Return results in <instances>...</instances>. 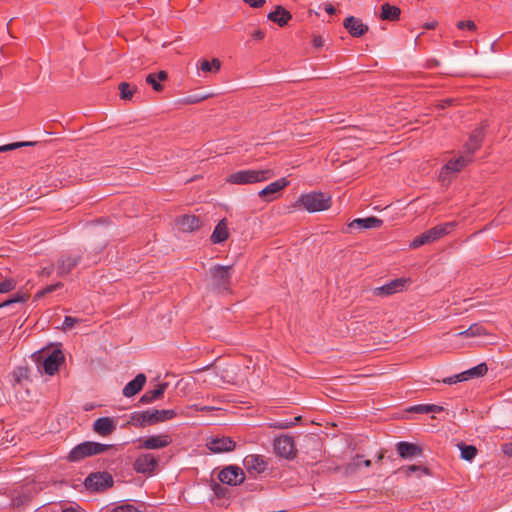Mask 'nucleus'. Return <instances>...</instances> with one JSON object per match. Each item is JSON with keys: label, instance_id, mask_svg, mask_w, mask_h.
Returning a JSON list of instances; mask_svg holds the SVG:
<instances>
[{"label": "nucleus", "instance_id": "obj_35", "mask_svg": "<svg viewBox=\"0 0 512 512\" xmlns=\"http://www.w3.org/2000/svg\"><path fill=\"white\" fill-rule=\"evenodd\" d=\"M486 334L483 326L479 324H472L468 329L458 333L459 336L475 337Z\"/></svg>", "mask_w": 512, "mask_h": 512}, {"label": "nucleus", "instance_id": "obj_29", "mask_svg": "<svg viewBox=\"0 0 512 512\" xmlns=\"http://www.w3.org/2000/svg\"><path fill=\"white\" fill-rule=\"evenodd\" d=\"M488 371V368L485 363H481L473 368H470L464 372H462V379L467 381L472 378H478L484 376Z\"/></svg>", "mask_w": 512, "mask_h": 512}, {"label": "nucleus", "instance_id": "obj_21", "mask_svg": "<svg viewBox=\"0 0 512 512\" xmlns=\"http://www.w3.org/2000/svg\"><path fill=\"white\" fill-rule=\"evenodd\" d=\"M146 380L145 374L139 373L133 380L124 386L122 390L123 395L127 398L133 397L142 390Z\"/></svg>", "mask_w": 512, "mask_h": 512}, {"label": "nucleus", "instance_id": "obj_4", "mask_svg": "<svg viewBox=\"0 0 512 512\" xmlns=\"http://www.w3.org/2000/svg\"><path fill=\"white\" fill-rule=\"evenodd\" d=\"M297 204L308 212H320L330 208L331 196L320 191L301 194Z\"/></svg>", "mask_w": 512, "mask_h": 512}, {"label": "nucleus", "instance_id": "obj_36", "mask_svg": "<svg viewBox=\"0 0 512 512\" xmlns=\"http://www.w3.org/2000/svg\"><path fill=\"white\" fill-rule=\"evenodd\" d=\"M120 97L123 100H130L133 97L134 89L126 82L119 84Z\"/></svg>", "mask_w": 512, "mask_h": 512}, {"label": "nucleus", "instance_id": "obj_30", "mask_svg": "<svg viewBox=\"0 0 512 512\" xmlns=\"http://www.w3.org/2000/svg\"><path fill=\"white\" fill-rule=\"evenodd\" d=\"M167 78V73L165 71H160L157 74H149L146 77V82L152 86L155 91H161L162 85L160 81H164Z\"/></svg>", "mask_w": 512, "mask_h": 512}, {"label": "nucleus", "instance_id": "obj_53", "mask_svg": "<svg viewBox=\"0 0 512 512\" xmlns=\"http://www.w3.org/2000/svg\"><path fill=\"white\" fill-rule=\"evenodd\" d=\"M502 451H503L504 454H506L508 456H512V442L505 443L502 446Z\"/></svg>", "mask_w": 512, "mask_h": 512}, {"label": "nucleus", "instance_id": "obj_49", "mask_svg": "<svg viewBox=\"0 0 512 512\" xmlns=\"http://www.w3.org/2000/svg\"><path fill=\"white\" fill-rule=\"evenodd\" d=\"M243 1L253 8H260L266 3V0H243Z\"/></svg>", "mask_w": 512, "mask_h": 512}, {"label": "nucleus", "instance_id": "obj_26", "mask_svg": "<svg viewBox=\"0 0 512 512\" xmlns=\"http://www.w3.org/2000/svg\"><path fill=\"white\" fill-rule=\"evenodd\" d=\"M383 221L376 217L356 218L350 224V228L370 229L381 227Z\"/></svg>", "mask_w": 512, "mask_h": 512}, {"label": "nucleus", "instance_id": "obj_34", "mask_svg": "<svg viewBox=\"0 0 512 512\" xmlns=\"http://www.w3.org/2000/svg\"><path fill=\"white\" fill-rule=\"evenodd\" d=\"M461 452V458L466 461H472L477 455V449L473 445L458 444Z\"/></svg>", "mask_w": 512, "mask_h": 512}, {"label": "nucleus", "instance_id": "obj_41", "mask_svg": "<svg viewBox=\"0 0 512 512\" xmlns=\"http://www.w3.org/2000/svg\"><path fill=\"white\" fill-rule=\"evenodd\" d=\"M474 145H475V142H474V141H471V140L469 139V141L465 144L464 149H463V151H462V152H463L465 155H467V156H469V157H471V158H472V155H473V154L478 150V148L480 147V146H475V147H474Z\"/></svg>", "mask_w": 512, "mask_h": 512}, {"label": "nucleus", "instance_id": "obj_45", "mask_svg": "<svg viewBox=\"0 0 512 512\" xmlns=\"http://www.w3.org/2000/svg\"><path fill=\"white\" fill-rule=\"evenodd\" d=\"M111 512H140V511L132 504H124V505L115 507Z\"/></svg>", "mask_w": 512, "mask_h": 512}, {"label": "nucleus", "instance_id": "obj_19", "mask_svg": "<svg viewBox=\"0 0 512 512\" xmlns=\"http://www.w3.org/2000/svg\"><path fill=\"white\" fill-rule=\"evenodd\" d=\"M175 226L181 232H193L200 227V219L194 215H182L176 219Z\"/></svg>", "mask_w": 512, "mask_h": 512}, {"label": "nucleus", "instance_id": "obj_23", "mask_svg": "<svg viewBox=\"0 0 512 512\" xmlns=\"http://www.w3.org/2000/svg\"><path fill=\"white\" fill-rule=\"evenodd\" d=\"M397 452L401 458H413L421 454V448L413 443L401 441L396 445Z\"/></svg>", "mask_w": 512, "mask_h": 512}, {"label": "nucleus", "instance_id": "obj_25", "mask_svg": "<svg viewBox=\"0 0 512 512\" xmlns=\"http://www.w3.org/2000/svg\"><path fill=\"white\" fill-rule=\"evenodd\" d=\"M79 263L78 256H65L58 261L57 274L60 276L70 273Z\"/></svg>", "mask_w": 512, "mask_h": 512}, {"label": "nucleus", "instance_id": "obj_24", "mask_svg": "<svg viewBox=\"0 0 512 512\" xmlns=\"http://www.w3.org/2000/svg\"><path fill=\"white\" fill-rule=\"evenodd\" d=\"M168 387L167 382L159 383L154 389L147 390L140 398V402L143 404H150L156 400L162 398L164 392Z\"/></svg>", "mask_w": 512, "mask_h": 512}, {"label": "nucleus", "instance_id": "obj_17", "mask_svg": "<svg viewBox=\"0 0 512 512\" xmlns=\"http://www.w3.org/2000/svg\"><path fill=\"white\" fill-rule=\"evenodd\" d=\"M288 185L289 181L286 178H280L259 191L258 195L266 201H272L275 199V195L280 193Z\"/></svg>", "mask_w": 512, "mask_h": 512}, {"label": "nucleus", "instance_id": "obj_20", "mask_svg": "<svg viewBox=\"0 0 512 512\" xmlns=\"http://www.w3.org/2000/svg\"><path fill=\"white\" fill-rule=\"evenodd\" d=\"M344 27L353 37H361L368 31L365 25L359 18L349 16L343 22Z\"/></svg>", "mask_w": 512, "mask_h": 512}, {"label": "nucleus", "instance_id": "obj_55", "mask_svg": "<svg viewBox=\"0 0 512 512\" xmlns=\"http://www.w3.org/2000/svg\"><path fill=\"white\" fill-rule=\"evenodd\" d=\"M21 301H25V298L24 297H17V298H14V299H10L8 301H5L3 303L0 304V308L2 307H5L11 303H15V302H21Z\"/></svg>", "mask_w": 512, "mask_h": 512}, {"label": "nucleus", "instance_id": "obj_6", "mask_svg": "<svg viewBox=\"0 0 512 512\" xmlns=\"http://www.w3.org/2000/svg\"><path fill=\"white\" fill-rule=\"evenodd\" d=\"M231 266L215 265L209 269L212 286L218 291H229Z\"/></svg>", "mask_w": 512, "mask_h": 512}, {"label": "nucleus", "instance_id": "obj_10", "mask_svg": "<svg viewBox=\"0 0 512 512\" xmlns=\"http://www.w3.org/2000/svg\"><path fill=\"white\" fill-rule=\"evenodd\" d=\"M158 466V458L151 453L140 454L135 462L134 469L138 473L152 474Z\"/></svg>", "mask_w": 512, "mask_h": 512}, {"label": "nucleus", "instance_id": "obj_9", "mask_svg": "<svg viewBox=\"0 0 512 512\" xmlns=\"http://www.w3.org/2000/svg\"><path fill=\"white\" fill-rule=\"evenodd\" d=\"M243 466L251 476H256L267 469L268 463L262 455L249 454L244 458Z\"/></svg>", "mask_w": 512, "mask_h": 512}, {"label": "nucleus", "instance_id": "obj_22", "mask_svg": "<svg viewBox=\"0 0 512 512\" xmlns=\"http://www.w3.org/2000/svg\"><path fill=\"white\" fill-rule=\"evenodd\" d=\"M267 18L278 24L280 27H284L292 19V15L283 6L278 5L273 11L268 13Z\"/></svg>", "mask_w": 512, "mask_h": 512}, {"label": "nucleus", "instance_id": "obj_40", "mask_svg": "<svg viewBox=\"0 0 512 512\" xmlns=\"http://www.w3.org/2000/svg\"><path fill=\"white\" fill-rule=\"evenodd\" d=\"M16 286V283L13 279H6L0 283V293H7L13 290Z\"/></svg>", "mask_w": 512, "mask_h": 512}, {"label": "nucleus", "instance_id": "obj_7", "mask_svg": "<svg viewBox=\"0 0 512 512\" xmlns=\"http://www.w3.org/2000/svg\"><path fill=\"white\" fill-rule=\"evenodd\" d=\"M471 157L465 155L463 152L455 159L449 160L441 169L439 178L441 181H446L450 175L460 172L465 166L471 162Z\"/></svg>", "mask_w": 512, "mask_h": 512}, {"label": "nucleus", "instance_id": "obj_15", "mask_svg": "<svg viewBox=\"0 0 512 512\" xmlns=\"http://www.w3.org/2000/svg\"><path fill=\"white\" fill-rule=\"evenodd\" d=\"M140 447L148 450H155L167 447L172 443V438L168 434L151 435L140 439Z\"/></svg>", "mask_w": 512, "mask_h": 512}, {"label": "nucleus", "instance_id": "obj_5", "mask_svg": "<svg viewBox=\"0 0 512 512\" xmlns=\"http://www.w3.org/2000/svg\"><path fill=\"white\" fill-rule=\"evenodd\" d=\"M452 227V223H445L435 226L413 239V241L410 243V247L416 249L422 245L432 243L446 235L449 232V229Z\"/></svg>", "mask_w": 512, "mask_h": 512}, {"label": "nucleus", "instance_id": "obj_51", "mask_svg": "<svg viewBox=\"0 0 512 512\" xmlns=\"http://www.w3.org/2000/svg\"><path fill=\"white\" fill-rule=\"evenodd\" d=\"M312 44L315 48H321L324 45V39L321 36H314Z\"/></svg>", "mask_w": 512, "mask_h": 512}, {"label": "nucleus", "instance_id": "obj_46", "mask_svg": "<svg viewBox=\"0 0 512 512\" xmlns=\"http://www.w3.org/2000/svg\"><path fill=\"white\" fill-rule=\"evenodd\" d=\"M60 287H62V283H61V282H58V283H56V284L49 285V286L45 287L41 292H39V293L37 294V296H39V297H40V296H44V295H46V294H48V293H51V292L55 291L56 289H58V288H60Z\"/></svg>", "mask_w": 512, "mask_h": 512}, {"label": "nucleus", "instance_id": "obj_12", "mask_svg": "<svg viewBox=\"0 0 512 512\" xmlns=\"http://www.w3.org/2000/svg\"><path fill=\"white\" fill-rule=\"evenodd\" d=\"M275 453L281 457L291 458L295 455V443L292 437L283 435L274 440Z\"/></svg>", "mask_w": 512, "mask_h": 512}, {"label": "nucleus", "instance_id": "obj_52", "mask_svg": "<svg viewBox=\"0 0 512 512\" xmlns=\"http://www.w3.org/2000/svg\"><path fill=\"white\" fill-rule=\"evenodd\" d=\"M251 36L254 40H262L265 36V33L264 31L257 29L251 34Z\"/></svg>", "mask_w": 512, "mask_h": 512}, {"label": "nucleus", "instance_id": "obj_54", "mask_svg": "<svg viewBox=\"0 0 512 512\" xmlns=\"http://www.w3.org/2000/svg\"><path fill=\"white\" fill-rule=\"evenodd\" d=\"M57 512H80L78 508L69 506L66 508H62L60 504H58Z\"/></svg>", "mask_w": 512, "mask_h": 512}, {"label": "nucleus", "instance_id": "obj_8", "mask_svg": "<svg viewBox=\"0 0 512 512\" xmlns=\"http://www.w3.org/2000/svg\"><path fill=\"white\" fill-rule=\"evenodd\" d=\"M218 478L224 484L237 486L244 481L245 474L240 467L230 465L220 471Z\"/></svg>", "mask_w": 512, "mask_h": 512}, {"label": "nucleus", "instance_id": "obj_47", "mask_svg": "<svg viewBox=\"0 0 512 512\" xmlns=\"http://www.w3.org/2000/svg\"><path fill=\"white\" fill-rule=\"evenodd\" d=\"M463 381H464V379H462V372L459 373V374L447 377V378H445L443 380V382L445 384H449V385H452V384H455V383H458V382H463Z\"/></svg>", "mask_w": 512, "mask_h": 512}, {"label": "nucleus", "instance_id": "obj_18", "mask_svg": "<svg viewBox=\"0 0 512 512\" xmlns=\"http://www.w3.org/2000/svg\"><path fill=\"white\" fill-rule=\"evenodd\" d=\"M64 361V355L61 350H53L43 361V370L48 375H53L58 371L59 366Z\"/></svg>", "mask_w": 512, "mask_h": 512}, {"label": "nucleus", "instance_id": "obj_1", "mask_svg": "<svg viewBox=\"0 0 512 512\" xmlns=\"http://www.w3.org/2000/svg\"><path fill=\"white\" fill-rule=\"evenodd\" d=\"M177 416L173 409H149L140 412H134L131 415V422L134 425L146 426L171 420Z\"/></svg>", "mask_w": 512, "mask_h": 512}, {"label": "nucleus", "instance_id": "obj_42", "mask_svg": "<svg viewBox=\"0 0 512 512\" xmlns=\"http://www.w3.org/2000/svg\"><path fill=\"white\" fill-rule=\"evenodd\" d=\"M362 465V457L357 455L351 463L348 464L346 470L347 472L353 473Z\"/></svg>", "mask_w": 512, "mask_h": 512}, {"label": "nucleus", "instance_id": "obj_13", "mask_svg": "<svg viewBox=\"0 0 512 512\" xmlns=\"http://www.w3.org/2000/svg\"><path fill=\"white\" fill-rule=\"evenodd\" d=\"M113 484V478L106 472H98L90 474L86 480L85 485L92 490H103Z\"/></svg>", "mask_w": 512, "mask_h": 512}, {"label": "nucleus", "instance_id": "obj_11", "mask_svg": "<svg viewBox=\"0 0 512 512\" xmlns=\"http://www.w3.org/2000/svg\"><path fill=\"white\" fill-rule=\"evenodd\" d=\"M118 420L114 417H99L93 424V431L102 437L111 435L117 429Z\"/></svg>", "mask_w": 512, "mask_h": 512}, {"label": "nucleus", "instance_id": "obj_48", "mask_svg": "<svg viewBox=\"0 0 512 512\" xmlns=\"http://www.w3.org/2000/svg\"><path fill=\"white\" fill-rule=\"evenodd\" d=\"M58 504L43 505L39 507L35 512H57Z\"/></svg>", "mask_w": 512, "mask_h": 512}, {"label": "nucleus", "instance_id": "obj_3", "mask_svg": "<svg viewBox=\"0 0 512 512\" xmlns=\"http://www.w3.org/2000/svg\"><path fill=\"white\" fill-rule=\"evenodd\" d=\"M271 169H246L230 174L227 182L236 185L254 184L269 180L274 176Z\"/></svg>", "mask_w": 512, "mask_h": 512}, {"label": "nucleus", "instance_id": "obj_2", "mask_svg": "<svg viewBox=\"0 0 512 512\" xmlns=\"http://www.w3.org/2000/svg\"><path fill=\"white\" fill-rule=\"evenodd\" d=\"M112 444H103L94 441H85L76 445L67 455L69 462H80L87 457L102 454L108 450L114 449Z\"/></svg>", "mask_w": 512, "mask_h": 512}, {"label": "nucleus", "instance_id": "obj_33", "mask_svg": "<svg viewBox=\"0 0 512 512\" xmlns=\"http://www.w3.org/2000/svg\"><path fill=\"white\" fill-rule=\"evenodd\" d=\"M29 501V495L24 491L23 487L21 490H14L11 503L13 506L20 507Z\"/></svg>", "mask_w": 512, "mask_h": 512}, {"label": "nucleus", "instance_id": "obj_38", "mask_svg": "<svg viewBox=\"0 0 512 512\" xmlns=\"http://www.w3.org/2000/svg\"><path fill=\"white\" fill-rule=\"evenodd\" d=\"M30 145H32L31 142H15V143H11V144L2 145V146H0V153L11 151V150H14V149H17L20 147H24V146H30Z\"/></svg>", "mask_w": 512, "mask_h": 512}, {"label": "nucleus", "instance_id": "obj_57", "mask_svg": "<svg viewBox=\"0 0 512 512\" xmlns=\"http://www.w3.org/2000/svg\"><path fill=\"white\" fill-rule=\"evenodd\" d=\"M324 10H325L328 14H330V15H332V14H334V13L336 12V9H335V8H334V6H333L332 4H330V3H326V4L324 5Z\"/></svg>", "mask_w": 512, "mask_h": 512}, {"label": "nucleus", "instance_id": "obj_28", "mask_svg": "<svg viewBox=\"0 0 512 512\" xmlns=\"http://www.w3.org/2000/svg\"><path fill=\"white\" fill-rule=\"evenodd\" d=\"M400 9L397 6L384 3L381 6L380 18L383 20L395 21L400 16Z\"/></svg>", "mask_w": 512, "mask_h": 512}, {"label": "nucleus", "instance_id": "obj_32", "mask_svg": "<svg viewBox=\"0 0 512 512\" xmlns=\"http://www.w3.org/2000/svg\"><path fill=\"white\" fill-rule=\"evenodd\" d=\"M443 410L442 406L434 404H420L411 408V411L415 413L428 414V413H440Z\"/></svg>", "mask_w": 512, "mask_h": 512}, {"label": "nucleus", "instance_id": "obj_43", "mask_svg": "<svg viewBox=\"0 0 512 512\" xmlns=\"http://www.w3.org/2000/svg\"><path fill=\"white\" fill-rule=\"evenodd\" d=\"M81 320L78 319V318H74V317H71V316H66L64 318V321H63V324H62V328L63 330H69L71 328L74 327L75 324L79 323Z\"/></svg>", "mask_w": 512, "mask_h": 512}, {"label": "nucleus", "instance_id": "obj_60", "mask_svg": "<svg viewBox=\"0 0 512 512\" xmlns=\"http://www.w3.org/2000/svg\"><path fill=\"white\" fill-rule=\"evenodd\" d=\"M362 465H364L365 467H369L371 465V461L362 459Z\"/></svg>", "mask_w": 512, "mask_h": 512}, {"label": "nucleus", "instance_id": "obj_37", "mask_svg": "<svg viewBox=\"0 0 512 512\" xmlns=\"http://www.w3.org/2000/svg\"><path fill=\"white\" fill-rule=\"evenodd\" d=\"M298 420H300V417H295L294 421L291 420H284V421H278L270 424V427L276 428V429H288L292 427Z\"/></svg>", "mask_w": 512, "mask_h": 512}, {"label": "nucleus", "instance_id": "obj_39", "mask_svg": "<svg viewBox=\"0 0 512 512\" xmlns=\"http://www.w3.org/2000/svg\"><path fill=\"white\" fill-rule=\"evenodd\" d=\"M483 137H484L483 129L482 128H477V129H475L472 132V134L470 135L469 139L471 141L475 142V145H474V147H475V146H480L481 145Z\"/></svg>", "mask_w": 512, "mask_h": 512}, {"label": "nucleus", "instance_id": "obj_31", "mask_svg": "<svg viewBox=\"0 0 512 512\" xmlns=\"http://www.w3.org/2000/svg\"><path fill=\"white\" fill-rule=\"evenodd\" d=\"M220 67H221V62L217 58H214L211 62L206 59H203L200 61V64H199V69L205 73H207V72L216 73L220 70Z\"/></svg>", "mask_w": 512, "mask_h": 512}, {"label": "nucleus", "instance_id": "obj_50", "mask_svg": "<svg viewBox=\"0 0 512 512\" xmlns=\"http://www.w3.org/2000/svg\"><path fill=\"white\" fill-rule=\"evenodd\" d=\"M423 471L424 473H427V468L425 467H421V466H417V465H410L407 467L406 469V472L407 474H411V473H414L416 471Z\"/></svg>", "mask_w": 512, "mask_h": 512}, {"label": "nucleus", "instance_id": "obj_44", "mask_svg": "<svg viewBox=\"0 0 512 512\" xmlns=\"http://www.w3.org/2000/svg\"><path fill=\"white\" fill-rule=\"evenodd\" d=\"M457 28L459 30H468V31H474L476 29V25L473 21L467 20V21H459L457 23Z\"/></svg>", "mask_w": 512, "mask_h": 512}, {"label": "nucleus", "instance_id": "obj_58", "mask_svg": "<svg viewBox=\"0 0 512 512\" xmlns=\"http://www.w3.org/2000/svg\"><path fill=\"white\" fill-rule=\"evenodd\" d=\"M453 102L452 99H446V100H443L440 104V107L442 109H444L446 106L450 105L451 103Z\"/></svg>", "mask_w": 512, "mask_h": 512}, {"label": "nucleus", "instance_id": "obj_59", "mask_svg": "<svg viewBox=\"0 0 512 512\" xmlns=\"http://www.w3.org/2000/svg\"><path fill=\"white\" fill-rule=\"evenodd\" d=\"M437 23L436 22H428L425 24V28L426 29H434L436 27Z\"/></svg>", "mask_w": 512, "mask_h": 512}, {"label": "nucleus", "instance_id": "obj_16", "mask_svg": "<svg viewBox=\"0 0 512 512\" xmlns=\"http://www.w3.org/2000/svg\"><path fill=\"white\" fill-rule=\"evenodd\" d=\"M235 441L230 437H215L207 441V448L213 453L230 452L235 448Z\"/></svg>", "mask_w": 512, "mask_h": 512}, {"label": "nucleus", "instance_id": "obj_56", "mask_svg": "<svg viewBox=\"0 0 512 512\" xmlns=\"http://www.w3.org/2000/svg\"><path fill=\"white\" fill-rule=\"evenodd\" d=\"M188 408L194 409L196 411H210V410H212V407H210V406H199L197 404L188 406Z\"/></svg>", "mask_w": 512, "mask_h": 512}, {"label": "nucleus", "instance_id": "obj_27", "mask_svg": "<svg viewBox=\"0 0 512 512\" xmlns=\"http://www.w3.org/2000/svg\"><path fill=\"white\" fill-rule=\"evenodd\" d=\"M229 237V231L226 224V220H221L214 228L211 234V241L215 244L226 241Z\"/></svg>", "mask_w": 512, "mask_h": 512}, {"label": "nucleus", "instance_id": "obj_14", "mask_svg": "<svg viewBox=\"0 0 512 512\" xmlns=\"http://www.w3.org/2000/svg\"><path fill=\"white\" fill-rule=\"evenodd\" d=\"M409 283L407 278H397L388 283L374 289V295L389 296L403 291Z\"/></svg>", "mask_w": 512, "mask_h": 512}]
</instances>
